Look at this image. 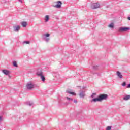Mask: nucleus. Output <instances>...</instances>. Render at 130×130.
<instances>
[{
    "mask_svg": "<svg viewBox=\"0 0 130 130\" xmlns=\"http://www.w3.org/2000/svg\"><path fill=\"white\" fill-rule=\"evenodd\" d=\"M66 99H67V100H68L69 101H73L74 100L73 99L69 97H67Z\"/></svg>",
    "mask_w": 130,
    "mask_h": 130,
    "instance_id": "412c9836",
    "label": "nucleus"
},
{
    "mask_svg": "<svg viewBox=\"0 0 130 130\" xmlns=\"http://www.w3.org/2000/svg\"><path fill=\"white\" fill-rule=\"evenodd\" d=\"M37 75L38 76V77H41V76H42L43 75V73H42V71H38L37 72Z\"/></svg>",
    "mask_w": 130,
    "mask_h": 130,
    "instance_id": "4468645a",
    "label": "nucleus"
},
{
    "mask_svg": "<svg viewBox=\"0 0 130 130\" xmlns=\"http://www.w3.org/2000/svg\"><path fill=\"white\" fill-rule=\"evenodd\" d=\"M49 36H50V34L49 33L44 34L42 35V38L43 40L46 41V42H48L49 40H50V38H49Z\"/></svg>",
    "mask_w": 130,
    "mask_h": 130,
    "instance_id": "f257e3e1",
    "label": "nucleus"
},
{
    "mask_svg": "<svg viewBox=\"0 0 130 130\" xmlns=\"http://www.w3.org/2000/svg\"><path fill=\"white\" fill-rule=\"evenodd\" d=\"M35 85L31 83H27L26 85V88L28 90H32V89L34 88Z\"/></svg>",
    "mask_w": 130,
    "mask_h": 130,
    "instance_id": "39448f33",
    "label": "nucleus"
},
{
    "mask_svg": "<svg viewBox=\"0 0 130 130\" xmlns=\"http://www.w3.org/2000/svg\"><path fill=\"white\" fill-rule=\"evenodd\" d=\"M8 77H9V78H10V79H11V77L12 76H11V75H10V74L8 75Z\"/></svg>",
    "mask_w": 130,
    "mask_h": 130,
    "instance_id": "7c9ffc66",
    "label": "nucleus"
},
{
    "mask_svg": "<svg viewBox=\"0 0 130 130\" xmlns=\"http://www.w3.org/2000/svg\"><path fill=\"white\" fill-rule=\"evenodd\" d=\"M2 120L3 118L2 117V116H0V121H2Z\"/></svg>",
    "mask_w": 130,
    "mask_h": 130,
    "instance_id": "c85d7f7f",
    "label": "nucleus"
},
{
    "mask_svg": "<svg viewBox=\"0 0 130 130\" xmlns=\"http://www.w3.org/2000/svg\"><path fill=\"white\" fill-rule=\"evenodd\" d=\"M74 103H78V101H77V100H74Z\"/></svg>",
    "mask_w": 130,
    "mask_h": 130,
    "instance_id": "bb28decb",
    "label": "nucleus"
},
{
    "mask_svg": "<svg viewBox=\"0 0 130 130\" xmlns=\"http://www.w3.org/2000/svg\"><path fill=\"white\" fill-rule=\"evenodd\" d=\"M41 80L42 81V82H45V77H44V76L41 75V76H40Z\"/></svg>",
    "mask_w": 130,
    "mask_h": 130,
    "instance_id": "a211bd4d",
    "label": "nucleus"
},
{
    "mask_svg": "<svg viewBox=\"0 0 130 130\" xmlns=\"http://www.w3.org/2000/svg\"><path fill=\"white\" fill-rule=\"evenodd\" d=\"M25 104L26 105H28L29 106H32L33 105V103H31L30 102H27Z\"/></svg>",
    "mask_w": 130,
    "mask_h": 130,
    "instance_id": "6ab92c4d",
    "label": "nucleus"
},
{
    "mask_svg": "<svg viewBox=\"0 0 130 130\" xmlns=\"http://www.w3.org/2000/svg\"><path fill=\"white\" fill-rule=\"evenodd\" d=\"M91 8L93 10H95L96 9H99V8H100V4L97 3H93L91 4Z\"/></svg>",
    "mask_w": 130,
    "mask_h": 130,
    "instance_id": "f03ea898",
    "label": "nucleus"
},
{
    "mask_svg": "<svg viewBox=\"0 0 130 130\" xmlns=\"http://www.w3.org/2000/svg\"><path fill=\"white\" fill-rule=\"evenodd\" d=\"M68 103H65V105H68Z\"/></svg>",
    "mask_w": 130,
    "mask_h": 130,
    "instance_id": "473e14b6",
    "label": "nucleus"
},
{
    "mask_svg": "<svg viewBox=\"0 0 130 130\" xmlns=\"http://www.w3.org/2000/svg\"><path fill=\"white\" fill-rule=\"evenodd\" d=\"M92 101H93V102H97V101H101L100 100V98H99V96H98V98H94L92 100Z\"/></svg>",
    "mask_w": 130,
    "mask_h": 130,
    "instance_id": "dca6fc26",
    "label": "nucleus"
},
{
    "mask_svg": "<svg viewBox=\"0 0 130 130\" xmlns=\"http://www.w3.org/2000/svg\"><path fill=\"white\" fill-rule=\"evenodd\" d=\"M23 43H26V44H30L29 41H24Z\"/></svg>",
    "mask_w": 130,
    "mask_h": 130,
    "instance_id": "393cba45",
    "label": "nucleus"
},
{
    "mask_svg": "<svg viewBox=\"0 0 130 130\" xmlns=\"http://www.w3.org/2000/svg\"><path fill=\"white\" fill-rule=\"evenodd\" d=\"M96 95V93H93L91 95V98H94V96Z\"/></svg>",
    "mask_w": 130,
    "mask_h": 130,
    "instance_id": "a878e982",
    "label": "nucleus"
},
{
    "mask_svg": "<svg viewBox=\"0 0 130 130\" xmlns=\"http://www.w3.org/2000/svg\"><path fill=\"white\" fill-rule=\"evenodd\" d=\"M13 64L14 67H15L16 68H18V64H17V61H13Z\"/></svg>",
    "mask_w": 130,
    "mask_h": 130,
    "instance_id": "aec40b11",
    "label": "nucleus"
},
{
    "mask_svg": "<svg viewBox=\"0 0 130 130\" xmlns=\"http://www.w3.org/2000/svg\"><path fill=\"white\" fill-rule=\"evenodd\" d=\"M56 5H54L53 7L54 8H56L57 9H60L61 8V5H62V3H61V1H58L56 2Z\"/></svg>",
    "mask_w": 130,
    "mask_h": 130,
    "instance_id": "20e7f679",
    "label": "nucleus"
},
{
    "mask_svg": "<svg viewBox=\"0 0 130 130\" xmlns=\"http://www.w3.org/2000/svg\"><path fill=\"white\" fill-rule=\"evenodd\" d=\"M122 86L123 87H125V86H126V83L125 82H124L122 84Z\"/></svg>",
    "mask_w": 130,
    "mask_h": 130,
    "instance_id": "b1692460",
    "label": "nucleus"
},
{
    "mask_svg": "<svg viewBox=\"0 0 130 130\" xmlns=\"http://www.w3.org/2000/svg\"><path fill=\"white\" fill-rule=\"evenodd\" d=\"M116 75L118 78H119V79H122V78L123 77V76H122V74H121V73H120V72L119 71H117L116 72Z\"/></svg>",
    "mask_w": 130,
    "mask_h": 130,
    "instance_id": "1a4fd4ad",
    "label": "nucleus"
},
{
    "mask_svg": "<svg viewBox=\"0 0 130 130\" xmlns=\"http://www.w3.org/2000/svg\"><path fill=\"white\" fill-rule=\"evenodd\" d=\"M79 96L80 98H84L85 96H86V94H85V91H81L79 93Z\"/></svg>",
    "mask_w": 130,
    "mask_h": 130,
    "instance_id": "9d476101",
    "label": "nucleus"
},
{
    "mask_svg": "<svg viewBox=\"0 0 130 130\" xmlns=\"http://www.w3.org/2000/svg\"><path fill=\"white\" fill-rule=\"evenodd\" d=\"M112 126H108L106 127V130H111Z\"/></svg>",
    "mask_w": 130,
    "mask_h": 130,
    "instance_id": "5701e85b",
    "label": "nucleus"
},
{
    "mask_svg": "<svg viewBox=\"0 0 130 130\" xmlns=\"http://www.w3.org/2000/svg\"><path fill=\"white\" fill-rule=\"evenodd\" d=\"M123 100L126 101V100H129L130 99V95H126L123 98Z\"/></svg>",
    "mask_w": 130,
    "mask_h": 130,
    "instance_id": "ddd939ff",
    "label": "nucleus"
},
{
    "mask_svg": "<svg viewBox=\"0 0 130 130\" xmlns=\"http://www.w3.org/2000/svg\"><path fill=\"white\" fill-rule=\"evenodd\" d=\"M66 93H68V94H70L71 95H72V96H76V93L74 92H72L70 90H66Z\"/></svg>",
    "mask_w": 130,
    "mask_h": 130,
    "instance_id": "9b49d317",
    "label": "nucleus"
},
{
    "mask_svg": "<svg viewBox=\"0 0 130 130\" xmlns=\"http://www.w3.org/2000/svg\"><path fill=\"white\" fill-rule=\"evenodd\" d=\"M21 24L22 27H23L24 28H26V27H27V22L23 21L21 22Z\"/></svg>",
    "mask_w": 130,
    "mask_h": 130,
    "instance_id": "f8f14e48",
    "label": "nucleus"
},
{
    "mask_svg": "<svg viewBox=\"0 0 130 130\" xmlns=\"http://www.w3.org/2000/svg\"><path fill=\"white\" fill-rule=\"evenodd\" d=\"M129 27H120L119 28V32H126V31H128V30H129Z\"/></svg>",
    "mask_w": 130,
    "mask_h": 130,
    "instance_id": "423d86ee",
    "label": "nucleus"
},
{
    "mask_svg": "<svg viewBox=\"0 0 130 130\" xmlns=\"http://www.w3.org/2000/svg\"><path fill=\"white\" fill-rule=\"evenodd\" d=\"M2 73L4 74V75H6V76H9L11 74L10 71L7 70H2Z\"/></svg>",
    "mask_w": 130,
    "mask_h": 130,
    "instance_id": "6e6552de",
    "label": "nucleus"
},
{
    "mask_svg": "<svg viewBox=\"0 0 130 130\" xmlns=\"http://www.w3.org/2000/svg\"><path fill=\"white\" fill-rule=\"evenodd\" d=\"M99 97L100 98L101 101H102V100H106V99H107V97H108V95L106 94H103L100 95Z\"/></svg>",
    "mask_w": 130,
    "mask_h": 130,
    "instance_id": "7ed1b4c3",
    "label": "nucleus"
},
{
    "mask_svg": "<svg viewBox=\"0 0 130 130\" xmlns=\"http://www.w3.org/2000/svg\"><path fill=\"white\" fill-rule=\"evenodd\" d=\"M127 19H128V20H129V21H130V17H128Z\"/></svg>",
    "mask_w": 130,
    "mask_h": 130,
    "instance_id": "2f4dec72",
    "label": "nucleus"
},
{
    "mask_svg": "<svg viewBox=\"0 0 130 130\" xmlns=\"http://www.w3.org/2000/svg\"><path fill=\"white\" fill-rule=\"evenodd\" d=\"M18 2H19V3H21V4H23V1L22 0H18Z\"/></svg>",
    "mask_w": 130,
    "mask_h": 130,
    "instance_id": "cd10ccee",
    "label": "nucleus"
},
{
    "mask_svg": "<svg viewBox=\"0 0 130 130\" xmlns=\"http://www.w3.org/2000/svg\"><path fill=\"white\" fill-rule=\"evenodd\" d=\"M99 66H95L93 67V70H98Z\"/></svg>",
    "mask_w": 130,
    "mask_h": 130,
    "instance_id": "4be33fe9",
    "label": "nucleus"
},
{
    "mask_svg": "<svg viewBox=\"0 0 130 130\" xmlns=\"http://www.w3.org/2000/svg\"><path fill=\"white\" fill-rule=\"evenodd\" d=\"M127 88H130V84H128Z\"/></svg>",
    "mask_w": 130,
    "mask_h": 130,
    "instance_id": "c756f323",
    "label": "nucleus"
},
{
    "mask_svg": "<svg viewBox=\"0 0 130 130\" xmlns=\"http://www.w3.org/2000/svg\"><path fill=\"white\" fill-rule=\"evenodd\" d=\"M108 27H109V28H111V29H113V28H114V23H111L108 26Z\"/></svg>",
    "mask_w": 130,
    "mask_h": 130,
    "instance_id": "f3484780",
    "label": "nucleus"
},
{
    "mask_svg": "<svg viewBox=\"0 0 130 130\" xmlns=\"http://www.w3.org/2000/svg\"><path fill=\"white\" fill-rule=\"evenodd\" d=\"M48 20H49V15H46L45 16V22L46 23L48 22Z\"/></svg>",
    "mask_w": 130,
    "mask_h": 130,
    "instance_id": "2eb2a0df",
    "label": "nucleus"
},
{
    "mask_svg": "<svg viewBox=\"0 0 130 130\" xmlns=\"http://www.w3.org/2000/svg\"><path fill=\"white\" fill-rule=\"evenodd\" d=\"M20 29H21V26H20V25L13 26V30L14 32H19V31H20Z\"/></svg>",
    "mask_w": 130,
    "mask_h": 130,
    "instance_id": "0eeeda50",
    "label": "nucleus"
}]
</instances>
